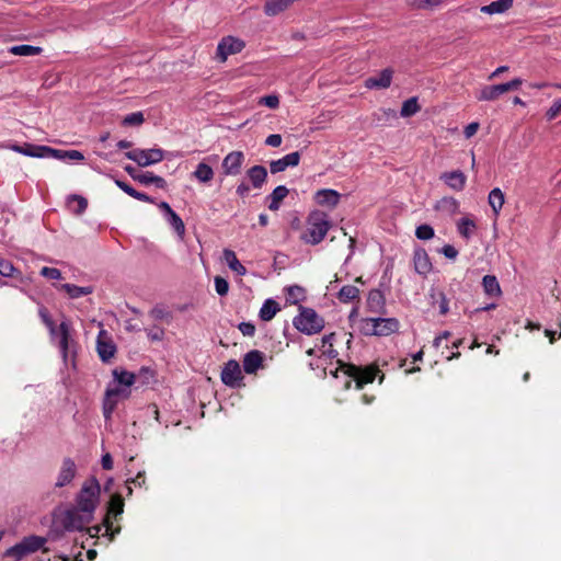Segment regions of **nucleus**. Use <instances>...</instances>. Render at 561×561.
I'll use <instances>...</instances> for the list:
<instances>
[{"label":"nucleus","instance_id":"obj_1","mask_svg":"<svg viewBox=\"0 0 561 561\" xmlns=\"http://www.w3.org/2000/svg\"><path fill=\"white\" fill-rule=\"evenodd\" d=\"M87 515V513L75 506L58 513L54 524L67 531H80L93 519L92 516Z\"/></svg>","mask_w":561,"mask_h":561},{"label":"nucleus","instance_id":"obj_2","mask_svg":"<svg viewBox=\"0 0 561 561\" xmlns=\"http://www.w3.org/2000/svg\"><path fill=\"white\" fill-rule=\"evenodd\" d=\"M100 490L96 479L92 478L85 481L76 497V507L87 513V516L93 517L100 500Z\"/></svg>","mask_w":561,"mask_h":561},{"label":"nucleus","instance_id":"obj_3","mask_svg":"<svg viewBox=\"0 0 561 561\" xmlns=\"http://www.w3.org/2000/svg\"><path fill=\"white\" fill-rule=\"evenodd\" d=\"M330 229V222L323 213H313L310 215L307 229L302 234V240L309 244L320 243Z\"/></svg>","mask_w":561,"mask_h":561},{"label":"nucleus","instance_id":"obj_4","mask_svg":"<svg viewBox=\"0 0 561 561\" xmlns=\"http://www.w3.org/2000/svg\"><path fill=\"white\" fill-rule=\"evenodd\" d=\"M295 328L308 335L317 334L324 328V320L311 308H300L293 321Z\"/></svg>","mask_w":561,"mask_h":561},{"label":"nucleus","instance_id":"obj_5","mask_svg":"<svg viewBox=\"0 0 561 561\" xmlns=\"http://www.w3.org/2000/svg\"><path fill=\"white\" fill-rule=\"evenodd\" d=\"M124 512V500L122 495L114 494L111 497L110 504H108V512L107 516L104 519V523L102 526H94L88 529L91 537H96L99 533L102 530V528L105 529V535H108L111 540L114 538L115 534H118L121 528H116L113 530V523L111 522V516L117 517L122 515Z\"/></svg>","mask_w":561,"mask_h":561},{"label":"nucleus","instance_id":"obj_6","mask_svg":"<svg viewBox=\"0 0 561 561\" xmlns=\"http://www.w3.org/2000/svg\"><path fill=\"white\" fill-rule=\"evenodd\" d=\"M38 314L44 322V324L49 330L51 336L59 337V348L62 354L64 359H67L68 348H69V337H70V327L66 321H62L59 328H56L55 322L51 320L46 308L42 307L38 311Z\"/></svg>","mask_w":561,"mask_h":561},{"label":"nucleus","instance_id":"obj_7","mask_svg":"<svg viewBox=\"0 0 561 561\" xmlns=\"http://www.w3.org/2000/svg\"><path fill=\"white\" fill-rule=\"evenodd\" d=\"M399 329L396 318H366L363 320V330L367 335L387 336Z\"/></svg>","mask_w":561,"mask_h":561},{"label":"nucleus","instance_id":"obj_8","mask_svg":"<svg viewBox=\"0 0 561 561\" xmlns=\"http://www.w3.org/2000/svg\"><path fill=\"white\" fill-rule=\"evenodd\" d=\"M130 396V389L113 381L107 386L103 400V415L105 420H110L117 407L119 399H127Z\"/></svg>","mask_w":561,"mask_h":561},{"label":"nucleus","instance_id":"obj_9","mask_svg":"<svg viewBox=\"0 0 561 561\" xmlns=\"http://www.w3.org/2000/svg\"><path fill=\"white\" fill-rule=\"evenodd\" d=\"M126 158L135 161L139 167H148L162 161L163 151L158 148L134 149L125 153Z\"/></svg>","mask_w":561,"mask_h":561},{"label":"nucleus","instance_id":"obj_10","mask_svg":"<svg viewBox=\"0 0 561 561\" xmlns=\"http://www.w3.org/2000/svg\"><path fill=\"white\" fill-rule=\"evenodd\" d=\"M244 47L245 43L241 38L225 36L218 43L216 56L221 62H225L229 56L241 53Z\"/></svg>","mask_w":561,"mask_h":561},{"label":"nucleus","instance_id":"obj_11","mask_svg":"<svg viewBox=\"0 0 561 561\" xmlns=\"http://www.w3.org/2000/svg\"><path fill=\"white\" fill-rule=\"evenodd\" d=\"M345 373L355 380L356 388L362 389L364 385L374 381L378 373V368L374 366L362 368L355 365H347Z\"/></svg>","mask_w":561,"mask_h":561},{"label":"nucleus","instance_id":"obj_12","mask_svg":"<svg viewBox=\"0 0 561 561\" xmlns=\"http://www.w3.org/2000/svg\"><path fill=\"white\" fill-rule=\"evenodd\" d=\"M96 351L101 360L104 363L110 362L116 353V345L110 333L104 329H101L98 334Z\"/></svg>","mask_w":561,"mask_h":561},{"label":"nucleus","instance_id":"obj_13","mask_svg":"<svg viewBox=\"0 0 561 561\" xmlns=\"http://www.w3.org/2000/svg\"><path fill=\"white\" fill-rule=\"evenodd\" d=\"M158 207L163 211L165 221L174 230L179 239L185 236V225L182 218L171 208L167 202L159 203Z\"/></svg>","mask_w":561,"mask_h":561},{"label":"nucleus","instance_id":"obj_14","mask_svg":"<svg viewBox=\"0 0 561 561\" xmlns=\"http://www.w3.org/2000/svg\"><path fill=\"white\" fill-rule=\"evenodd\" d=\"M242 379V373L240 365L237 360L230 359L226 363L222 371H221V381L229 387L239 386Z\"/></svg>","mask_w":561,"mask_h":561},{"label":"nucleus","instance_id":"obj_15","mask_svg":"<svg viewBox=\"0 0 561 561\" xmlns=\"http://www.w3.org/2000/svg\"><path fill=\"white\" fill-rule=\"evenodd\" d=\"M77 473V466L75 461L67 457L64 458L60 470L58 472L55 485L56 488H64L71 483Z\"/></svg>","mask_w":561,"mask_h":561},{"label":"nucleus","instance_id":"obj_16","mask_svg":"<svg viewBox=\"0 0 561 561\" xmlns=\"http://www.w3.org/2000/svg\"><path fill=\"white\" fill-rule=\"evenodd\" d=\"M244 154L241 151H231L222 160V170L226 175H237L241 172Z\"/></svg>","mask_w":561,"mask_h":561},{"label":"nucleus","instance_id":"obj_17","mask_svg":"<svg viewBox=\"0 0 561 561\" xmlns=\"http://www.w3.org/2000/svg\"><path fill=\"white\" fill-rule=\"evenodd\" d=\"M414 271L422 275L427 276L433 270L431 259L423 248H416L413 254Z\"/></svg>","mask_w":561,"mask_h":561},{"label":"nucleus","instance_id":"obj_18","mask_svg":"<svg viewBox=\"0 0 561 561\" xmlns=\"http://www.w3.org/2000/svg\"><path fill=\"white\" fill-rule=\"evenodd\" d=\"M300 162V153L298 151L290 152L280 159L273 160L270 163V170L273 174L285 171L287 168L297 167Z\"/></svg>","mask_w":561,"mask_h":561},{"label":"nucleus","instance_id":"obj_19","mask_svg":"<svg viewBox=\"0 0 561 561\" xmlns=\"http://www.w3.org/2000/svg\"><path fill=\"white\" fill-rule=\"evenodd\" d=\"M12 149L16 152H20L27 157L35 158H50V153H56L54 148L47 146H34V145H25L24 147L14 145Z\"/></svg>","mask_w":561,"mask_h":561},{"label":"nucleus","instance_id":"obj_20","mask_svg":"<svg viewBox=\"0 0 561 561\" xmlns=\"http://www.w3.org/2000/svg\"><path fill=\"white\" fill-rule=\"evenodd\" d=\"M393 71L390 68L381 70L377 76L369 77L365 81L367 89H387L392 82Z\"/></svg>","mask_w":561,"mask_h":561},{"label":"nucleus","instance_id":"obj_21","mask_svg":"<svg viewBox=\"0 0 561 561\" xmlns=\"http://www.w3.org/2000/svg\"><path fill=\"white\" fill-rule=\"evenodd\" d=\"M440 180L444 181L451 190L460 192L466 186L467 178L463 172L456 170L443 173L440 175Z\"/></svg>","mask_w":561,"mask_h":561},{"label":"nucleus","instance_id":"obj_22","mask_svg":"<svg viewBox=\"0 0 561 561\" xmlns=\"http://www.w3.org/2000/svg\"><path fill=\"white\" fill-rule=\"evenodd\" d=\"M263 364V354L257 350L248 352L243 358V369L247 374H254Z\"/></svg>","mask_w":561,"mask_h":561},{"label":"nucleus","instance_id":"obj_23","mask_svg":"<svg viewBox=\"0 0 561 561\" xmlns=\"http://www.w3.org/2000/svg\"><path fill=\"white\" fill-rule=\"evenodd\" d=\"M247 178L253 188L260 190L267 180V170L263 165H254L247 171Z\"/></svg>","mask_w":561,"mask_h":561},{"label":"nucleus","instance_id":"obj_24","mask_svg":"<svg viewBox=\"0 0 561 561\" xmlns=\"http://www.w3.org/2000/svg\"><path fill=\"white\" fill-rule=\"evenodd\" d=\"M340 193L335 190L324 188L316 193V202L321 206L335 207L340 202Z\"/></svg>","mask_w":561,"mask_h":561},{"label":"nucleus","instance_id":"obj_25","mask_svg":"<svg viewBox=\"0 0 561 561\" xmlns=\"http://www.w3.org/2000/svg\"><path fill=\"white\" fill-rule=\"evenodd\" d=\"M514 0H496L481 7L480 11L485 14H501L513 7Z\"/></svg>","mask_w":561,"mask_h":561},{"label":"nucleus","instance_id":"obj_26","mask_svg":"<svg viewBox=\"0 0 561 561\" xmlns=\"http://www.w3.org/2000/svg\"><path fill=\"white\" fill-rule=\"evenodd\" d=\"M224 260L231 271L237 275L243 276L247 274V268L240 263L236 253L230 249H225L222 252Z\"/></svg>","mask_w":561,"mask_h":561},{"label":"nucleus","instance_id":"obj_27","mask_svg":"<svg viewBox=\"0 0 561 561\" xmlns=\"http://www.w3.org/2000/svg\"><path fill=\"white\" fill-rule=\"evenodd\" d=\"M504 93H506V91H505V88H504L503 83L494 84V85H486V87H483L480 90V93L478 95V100H480V101H494L500 95H502Z\"/></svg>","mask_w":561,"mask_h":561},{"label":"nucleus","instance_id":"obj_28","mask_svg":"<svg viewBox=\"0 0 561 561\" xmlns=\"http://www.w3.org/2000/svg\"><path fill=\"white\" fill-rule=\"evenodd\" d=\"M288 188L285 185L276 186L273 192L267 196L270 199L268 208L270 210L276 211L280 207V203L288 195Z\"/></svg>","mask_w":561,"mask_h":561},{"label":"nucleus","instance_id":"obj_29","mask_svg":"<svg viewBox=\"0 0 561 561\" xmlns=\"http://www.w3.org/2000/svg\"><path fill=\"white\" fill-rule=\"evenodd\" d=\"M67 206L75 215H82L88 207V201L81 195L72 194L67 198Z\"/></svg>","mask_w":561,"mask_h":561},{"label":"nucleus","instance_id":"obj_30","mask_svg":"<svg viewBox=\"0 0 561 561\" xmlns=\"http://www.w3.org/2000/svg\"><path fill=\"white\" fill-rule=\"evenodd\" d=\"M134 180L138 181L144 185L153 184L158 188H165L167 182L163 178L153 174L152 172H142L138 175H134Z\"/></svg>","mask_w":561,"mask_h":561},{"label":"nucleus","instance_id":"obj_31","mask_svg":"<svg viewBox=\"0 0 561 561\" xmlns=\"http://www.w3.org/2000/svg\"><path fill=\"white\" fill-rule=\"evenodd\" d=\"M367 307L371 312H382L385 308V297L380 290H371L367 298Z\"/></svg>","mask_w":561,"mask_h":561},{"label":"nucleus","instance_id":"obj_32","mask_svg":"<svg viewBox=\"0 0 561 561\" xmlns=\"http://www.w3.org/2000/svg\"><path fill=\"white\" fill-rule=\"evenodd\" d=\"M113 379L115 382H118L119 385L130 389V387L136 381V376L134 373H130L128 370H125L123 368H115L112 373Z\"/></svg>","mask_w":561,"mask_h":561},{"label":"nucleus","instance_id":"obj_33","mask_svg":"<svg viewBox=\"0 0 561 561\" xmlns=\"http://www.w3.org/2000/svg\"><path fill=\"white\" fill-rule=\"evenodd\" d=\"M47 539L41 536H28L21 541V547L28 553L35 552L44 547Z\"/></svg>","mask_w":561,"mask_h":561},{"label":"nucleus","instance_id":"obj_34","mask_svg":"<svg viewBox=\"0 0 561 561\" xmlns=\"http://www.w3.org/2000/svg\"><path fill=\"white\" fill-rule=\"evenodd\" d=\"M60 288L65 290L68 294V296L72 299L90 295L93 291V288L91 286H77L73 284H62Z\"/></svg>","mask_w":561,"mask_h":561},{"label":"nucleus","instance_id":"obj_35","mask_svg":"<svg viewBox=\"0 0 561 561\" xmlns=\"http://www.w3.org/2000/svg\"><path fill=\"white\" fill-rule=\"evenodd\" d=\"M476 224L469 217H462L457 222V230L461 237L469 240L476 231Z\"/></svg>","mask_w":561,"mask_h":561},{"label":"nucleus","instance_id":"obj_36","mask_svg":"<svg viewBox=\"0 0 561 561\" xmlns=\"http://www.w3.org/2000/svg\"><path fill=\"white\" fill-rule=\"evenodd\" d=\"M192 175L201 183H208L214 178V170L207 163L201 162Z\"/></svg>","mask_w":561,"mask_h":561},{"label":"nucleus","instance_id":"obj_37","mask_svg":"<svg viewBox=\"0 0 561 561\" xmlns=\"http://www.w3.org/2000/svg\"><path fill=\"white\" fill-rule=\"evenodd\" d=\"M279 310L278 304L273 299H266L260 309V318L263 321L272 320Z\"/></svg>","mask_w":561,"mask_h":561},{"label":"nucleus","instance_id":"obj_38","mask_svg":"<svg viewBox=\"0 0 561 561\" xmlns=\"http://www.w3.org/2000/svg\"><path fill=\"white\" fill-rule=\"evenodd\" d=\"M484 291L490 296L499 297L501 295V287L495 276L485 275L482 279Z\"/></svg>","mask_w":561,"mask_h":561},{"label":"nucleus","instance_id":"obj_39","mask_svg":"<svg viewBox=\"0 0 561 561\" xmlns=\"http://www.w3.org/2000/svg\"><path fill=\"white\" fill-rule=\"evenodd\" d=\"M489 204L494 214L499 215L500 210L504 205V194L499 187H495L490 192Z\"/></svg>","mask_w":561,"mask_h":561},{"label":"nucleus","instance_id":"obj_40","mask_svg":"<svg viewBox=\"0 0 561 561\" xmlns=\"http://www.w3.org/2000/svg\"><path fill=\"white\" fill-rule=\"evenodd\" d=\"M358 295L359 289L357 287L353 285H346L340 289L337 298L341 302L348 304L358 298Z\"/></svg>","mask_w":561,"mask_h":561},{"label":"nucleus","instance_id":"obj_41","mask_svg":"<svg viewBox=\"0 0 561 561\" xmlns=\"http://www.w3.org/2000/svg\"><path fill=\"white\" fill-rule=\"evenodd\" d=\"M9 51L15 56H35L42 53V48L32 45H16L10 47Z\"/></svg>","mask_w":561,"mask_h":561},{"label":"nucleus","instance_id":"obj_42","mask_svg":"<svg viewBox=\"0 0 561 561\" xmlns=\"http://www.w3.org/2000/svg\"><path fill=\"white\" fill-rule=\"evenodd\" d=\"M430 296L433 299V305L438 302L439 313L443 316L447 314V312L449 311V306L446 295L443 291L431 289Z\"/></svg>","mask_w":561,"mask_h":561},{"label":"nucleus","instance_id":"obj_43","mask_svg":"<svg viewBox=\"0 0 561 561\" xmlns=\"http://www.w3.org/2000/svg\"><path fill=\"white\" fill-rule=\"evenodd\" d=\"M420 111L417 98H410L403 102L400 115L402 117H410Z\"/></svg>","mask_w":561,"mask_h":561},{"label":"nucleus","instance_id":"obj_44","mask_svg":"<svg viewBox=\"0 0 561 561\" xmlns=\"http://www.w3.org/2000/svg\"><path fill=\"white\" fill-rule=\"evenodd\" d=\"M335 334L330 333L322 337V355H324L328 358H335L337 356V351L333 348V339Z\"/></svg>","mask_w":561,"mask_h":561},{"label":"nucleus","instance_id":"obj_45","mask_svg":"<svg viewBox=\"0 0 561 561\" xmlns=\"http://www.w3.org/2000/svg\"><path fill=\"white\" fill-rule=\"evenodd\" d=\"M56 153H50V158H56V159H59V160H66V159H69V160H76V161H81L84 159L82 152L78 151V150H58V149H55Z\"/></svg>","mask_w":561,"mask_h":561},{"label":"nucleus","instance_id":"obj_46","mask_svg":"<svg viewBox=\"0 0 561 561\" xmlns=\"http://www.w3.org/2000/svg\"><path fill=\"white\" fill-rule=\"evenodd\" d=\"M305 298V290L302 287L295 285L287 289V301L290 304H298Z\"/></svg>","mask_w":561,"mask_h":561},{"label":"nucleus","instance_id":"obj_47","mask_svg":"<svg viewBox=\"0 0 561 561\" xmlns=\"http://www.w3.org/2000/svg\"><path fill=\"white\" fill-rule=\"evenodd\" d=\"M145 121L144 114L141 112H134L126 115L123 119V125L125 126H140Z\"/></svg>","mask_w":561,"mask_h":561},{"label":"nucleus","instance_id":"obj_48","mask_svg":"<svg viewBox=\"0 0 561 561\" xmlns=\"http://www.w3.org/2000/svg\"><path fill=\"white\" fill-rule=\"evenodd\" d=\"M415 236L420 240H430L434 237V229L430 225H421L416 227Z\"/></svg>","mask_w":561,"mask_h":561},{"label":"nucleus","instance_id":"obj_49","mask_svg":"<svg viewBox=\"0 0 561 561\" xmlns=\"http://www.w3.org/2000/svg\"><path fill=\"white\" fill-rule=\"evenodd\" d=\"M260 105H264L268 108L275 110L279 106V98L276 94L265 95L259 99Z\"/></svg>","mask_w":561,"mask_h":561},{"label":"nucleus","instance_id":"obj_50","mask_svg":"<svg viewBox=\"0 0 561 561\" xmlns=\"http://www.w3.org/2000/svg\"><path fill=\"white\" fill-rule=\"evenodd\" d=\"M215 290L219 296H226L229 291L228 282L221 276H215Z\"/></svg>","mask_w":561,"mask_h":561},{"label":"nucleus","instance_id":"obj_51","mask_svg":"<svg viewBox=\"0 0 561 561\" xmlns=\"http://www.w3.org/2000/svg\"><path fill=\"white\" fill-rule=\"evenodd\" d=\"M41 275L43 277H46L49 279H60L61 278V272L58 268L48 267V266H44L41 270Z\"/></svg>","mask_w":561,"mask_h":561},{"label":"nucleus","instance_id":"obj_52","mask_svg":"<svg viewBox=\"0 0 561 561\" xmlns=\"http://www.w3.org/2000/svg\"><path fill=\"white\" fill-rule=\"evenodd\" d=\"M15 268L11 262L0 257V275L10 277L13 275Z\"/></svg>","mask_w":561,"mask_h":561},{"label":"nucleus","instance_id":"obj_53","mask_svg":"<svg viewBox=\"0 0 561 561\" xmlns=\"http://www.w3.org/2000/svg\"><path fill=\"white\" fill-rule=\"evenodd\" d=\"M26 554H27V552L24 551L23 547H21V542L16 543L12 548L8 549L5 552L7 557H13L15 559H22Z\"/></svg>","mask_w":561,"mask_h":561},{"label":"nucleus","instance_id":"obj_54","mask_svg":"<svg viewBox=\"0 0 561 561\" xmlns=\"http://www.w3.org/2000/svg\"><path fill=\"white\" fill-rule=\"evenodd\" d=\"M442 3V0H413L412 5L417 9H428L437 7Z\"/></svg>","mask_w":561,"mask_h":561},{"label":"nucleus","instance_id":"obj_55","mask_svg":"<svg viewBox=\"0 0 561 561\" xmlns=\"http://www.w3.org/2000/svg\"><path fill=\"white\" fill-rule=\"evenodd\" d=\"M561 112V99L556 100L546 113L549 121L554 119Z\"/></svg>","mask_w":561,"mask_h":561},{"label":"nucleus","instance_id":"obj_56","mask_svg":"<svg viewBox=\"0 0 561 561\" xmlns=\"http://www.w3.org/2000/svg\"><path fill=\"white\" fill-rule=\"evenodd\" d=\"M440 252L450 260H455L458 256L457 249L451 244H446L440 249Z\"/></svg>","mask_w":561,"mask_h":561},{"label":"nucleus","instance_id":"obj_57","mask_svg":"<svg viewBox=\"0 0 561 561\" xmlns=\"http://www.w3.org/2000/svg\"><path fill=\"white\" fill-rule=\"evenodd\" d=\"M239 330L245 336H252L255 333V327L251 322H241Z\"/></svg>","mask_w":561,"mask_h":561},{"label":"nucleus","instance_id":"obj_58","mask_svg":"<svg viewBox=\"0 0 561 561\" xmlns=\"http://www.w3.org/2000/svg\"><path fill=\"white\" fill-rule=\"evenodd\" d=\"M282 136L279 134H272L266 137L265 145L271 147H279L282 145Z\"/></svg>","mask_w":561,"mask_h":561},{"label":"nucleus","instance_id":"obj_59","mask_svg":"<svg viewBox=\"0 0 561 561\" xmlns=\"http://www.w3.org/2000/svg\"><path fill=\"white\" fill-rule=\"evenodd\" d=\"M479 129V123L473 122L465 127L463 134L467 139L471 138Z\"/></svg>","mask_w":561,"mask_h":561},{"label":"nucleus","instance_id":"obj_60","mask_svg":"<svg viewBox=\"0 0 561 561\" xmlns=\"http://www.w3.org/2000/svg\"><path fill=\"white\" fill-rule=\"evenodd\" d=\"M163 335H164V332L162 329H153V330H149L147 332V336L149 340L151 341H161L163 339Z\"/></svg>","mask_w":561,"mask_h":561},{"label":"nucleus","instance_id":"obj_61","mask_svg":"<svg viewBox=\"0 0 561 561\" xmlns=\"http://www.w3.org/2000/svg\"><path fill=\"white\" fill-rule=\"evenodd\" d=\"M116 185L123 191L125 192L126 194H128L129 196H134L136 190L134 187H131L129 184H127L126 182L124 181H119L117 180L116 181Z\"/></svg>","mask_w":561,"mask_h":561},{"label":"nucleus","instance_id":"obj_62","mask_svg":"<svg viewBox=\"0 0 561 561\" xmlns=\"http://www.w3.org/2000/svg\"><path fill=\"white\" fill-rule=\"evenodd\" d=\"M240 197H247L250 192V185L247 182H241L236 190Z\"/></svg>","mask_w":561,"mask_h":561},{"label":"nucleus","instance_id":"obj_63","mask_svg":"<svg viewBox=\"0 0 561 561\" xmlns=\"http://www.w3.org/2000/svg\"><path fill=\"white\" fill-rule=\"evenodd\" d=\"M101 463H102V468L105 469V470L113 469V458H112V456L108 453L103 455L102 459H101Z\"/></svg>","mask_w":561,"mask_h":561},{"label":"nucleus","instance_id":"obj_64","mask_svg":"<svg viewBox=\"0 0 561 561\" xmlns=\"http://www.w3.org/2000/svg\"><path fill=\"white\" fill-rule=\"evenodd\" d=\"M522 83H523L522 79L515 78V79H513L508 82H505L503 84H504L505 91L508 92L512 90H516Z\"/></svg>","mask_w":561,"mask_h":561}]
</instances>
